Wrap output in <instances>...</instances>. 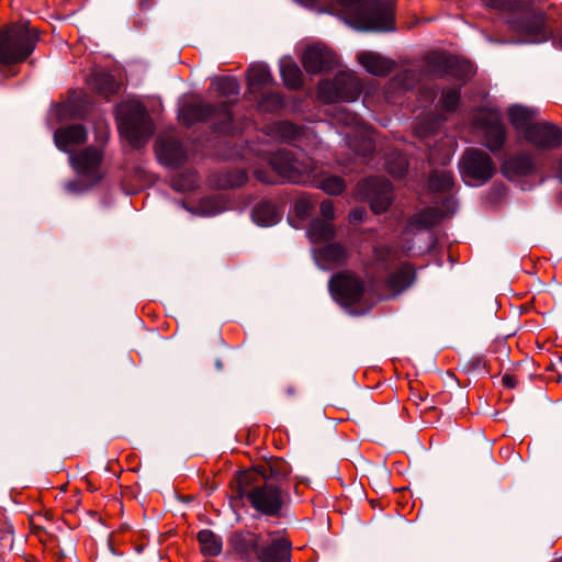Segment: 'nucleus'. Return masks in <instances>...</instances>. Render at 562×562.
Instances as JSON below:
<instances>
[{"label":"nucleus","mask_w":562,"mask_h":562,"mask_svg":"<svg viewBox=\"0 0 562 562\" xmlns=\"http://www.w3.org/2000/svg\"><path fill=\"white\" fill-rule=\"evenodd\" d=\"M307 234L314 244L326 243L335 238L336 229L331 222L317 218L312 221Z\"/></svg>","instance_id":"cd10ccee"},{"label":"nucleus","mask_w":562,"mask_h":562,"mask_svg":"<svg viewBox=\"0 0 562 562\" xmlns=\"http://www.w3.org/2000/svg\"><path fill=\"white\" fill-rule=\"evenodd\" d=\"M273 133L282 140L291 142L300 136L301 130L292 123L279 122L274 124Z\"/></svg>","instance_id":"e433bc0d"},{"label":"nucleus","mask_w":562,"mask_h":562,"mask_svg":"<svg viewBox=\"0 0 562 562\" xmlns=\"http://www.w3.org/2000/svg\"><path fill=\"white\" fill-rule=\"evenodd\" d=\"M414 276L415 272L408 263L402 265L387 278L386 285L392 292L398 293L411 285Z\"/></svg>","instance_id":"bb28decb"},{"label":"nucleus","mask_w":562,"mask_h":562,"mask_svg":"<svg viewBox=\"0 0 562 562\" xmlns=\"http://www.w3.org/2000/svg\"><path fill=\"white\" fill-rule=\"evenodd\" d=\"M316 258L331 265H345L349 258L348 249L340 243H331L316 251Z\"/></svg>","instance_id":"b1692460"},{"label":"nucleus","mask_w":562,"mask_h":562,"mask_svg":"<svg viewBox=\"0 0 562 562\" xmlns=\"http://www.w3.org/2000/svg\"><path fill=\"white\" fill-rule=\"evenodd\" d=\"M156 154L161 164L170 167L181 165L186 159L182 145L173 138L160 139L156 147Z\"/></svg>","instance_id":"aec40b11"},{"label":"nucleus","mask_w":562,"mask_h":562,"mask_svg":"<svg viewBox=\"0 0 562 562\" xmlns=\"http://www.w3.org/2000/svg\"><path fill=\"white\" fill-rule=\"evenodd\" d=\"M363 145H364V148H363V150L360 154L363 155V156H367L370 151L373 150V147H374L372 138L371 137L364 138L363 139Z\"/></svg>","instance_id":"a18cd8bd"},{"label":"nucleus","mask_w":562,"mask_h":562,"mask_svg":"<svg viewBox=\"0 0 562 562\" xmlns=\"http://www.w3.org/2000/svg\"><path fill=\"white\" fill-rule=\"evenodd\" d=\"M92 86L105 98L117 93L121 88V85L111 74L103 71L94 74L92 78Z\"/></svg>","instance_id":"2f4dec72"},{"label":"nucleus","mask_w":562,"mask_h":562,"mask_svg":"<svg viewBox=\"0 0 562 562\" xmlns=\"http://www.w3.org/2000/svg\"><path fill=\"white\" fill-rule=\"evenodd\" d=\"M460 102L459 89H448L442 91L439 101L440 109L446 112H453L457 110Z\"/></svg>","instance_id":"4c0bfd02"},{"label":"nucleus","mask_w":562,"mask_h":562,"mask_svg":"<svg viewBox=\"0 0 562 562\" xmlns=\"http://www.w3.org/2000/svg\"><path fill=\"white\" fill-rule=\"evenodd\" d=\"M329 290L339 304L351 306L363 297L366 284L360 276L345 270L330 278Z\"/></svg>","instance_id":"1a4fd4ad"},{"label":"nucleus","mask_w":562,"mask_h":562,"mask_svg":"<svg viewBox=\"0 0 562 562\" xmlns=\"http://www.w3.org/2000/svg\"><path fill=\"white\" fill-rule=\"evenodd\" d=\"M67 188H68V190H70V191H75V190H76V183H75V182H69V183L67 184Z\"/></svg>","instance_id":"8fccbe9b"},{"label":"nucleus","mask_w":562,"mask_h":562,"mask_svg":"<svg viewBox=\"0 0 562 562\" xmlns=\"http://www.w3.org/2000/svg\"><path fill=\"white\" fill-rule=\"evenodd\" d=\"M252 218L261 226H270L279 221V213L274 204L260 202L252 210Z\"/></svg>","instance_id":"c756f323"},{"label":"nucleus","mask_w":562,"mask_h":562,"mask_svg":"<svg viewBox=\"0 0 562 562\" xmlns=\"http://www.w3.org/2000/svg\"><path fill=\"white\" fill-rule=\"evenodd\" d=\"M334 203L330 200H325L321 203V214L324 217V221L331 222L334 220Z\"/></svg>","instance_id":"79ce46f5"},{"label":"nucleus","mask_w":562,"mask_h":562,"mask_svg":"<svg viewBox=\"0 0 562 562\" xmlns=\"http://www.w3.org/2000/svg\"><path fill=\"white\" fill-rule=\"evenodd\" d=\"M247 176L244 171L237 172V179L231 183V186H241L246 182Z\"/></svg>","instance_id":"49530a36"},{"label":"nucleus","mask_w":562,"mask_h":562,"mask_svg":"<svg viewBox=\"0 0 562 562\" xmlns=\"http://www.w3.org/2000/svg\"><path fill=\"white\" fill-rule=\"evenodd\" d=\"M260 106L267 111H276L282 106V97L279 93H271L265 98Z\"/></svg>","instance_id":"ea45409f"},{"label":"nucleus","mask_w":562,"mask_h":562,"mask_svg":"<svg viewBox=\"0 0 562 562\" xmlns=\"http://www.w3.org/2000/svg\"><path fill=\"white\" fill-rule=\"evenodd\" d=\"M460 172L469 184H483L495 172L492 158L483 150L470 148L464 151L460 161Z\"/></svg>","instance_id":"6e6552de"},{"label":"nucleus","mask_w":562,"mask_h":562,"mask_svg":"<svg viewBox=\"0 0 562 562\" xmlns=\"http://www.w3.org/2000/svg\"><path fill=\"white\" fill-rule=\"evenodd\" d=\"M248 87L251 92L260 91L273 81L272 75L265 65H252L247 71Z\"/></svg>","instance_id":"a878e982"},{"label":"nucleus","mask_w":562,"mask_h":562,"mask_svg":"<svg viewBox=\"0 0 562 562\" xmlns=\"http://www.w3.org/2000/svg\"><path fill=\"white\" fill-rule=\"evenodd\" d=\"M274 171L285 181L303 183L313 171L312 161L307 157L299 159L288 151H278L270 161Z\"/></svg>","instance_id":"9d476101"},{"label":"nucleus","mask_w":562,"mask_h":562,"mask_svg":"<svg viewBox=\"0 0 562 562\" xmlns=\"http://www.w3.org/2000/svg\"><path fill=\"white\" fill-rule=\"evenodd\" d=\"M265 538L262 533L239 531L231 538V546L243 559L259 562Z\"/></svg>","instance_id":"dca6fc26"},{"label":"nucleus","mask_w":562,"mask_h":562,"mask_svg":"<svg viewBox=\"0 0 562 562\" xmlns=\"http://www.w3.org/2000/svg\"><path fill=\"white\" fill-rule=\"evenodd\" d=\"M366 216L364 209H355L350 212L349 217L351 222H360Z\"/></svg>","instance_id":"c03bdc74"},{"label":"nucleus","mask_w":562,"mask_h":562,"mask_svg":"<svg viewBox=\"0 0 562 562\" xmlns=\"http://www.w3.org/2000/svg\"><path fill=\"white\" fill-rule=\"evenodd\" d=\"M439 220V213L436 209H427L415 214L408 221V227L414 231H420L435 225Z\"/></svg>","instance_id":"473e14b6"},{"label":"nucleus","mask_w":562,"mask_h":562,"mask_svg":"<svg viewBox=\"0 0 562 562\" xmlns=\"http://www.w3.org/2000/svg\"><path fill=\"white\" fill-rule=\"evenodd\" d=\"M524 138L539 148H555L562 146V130L548 122H536Z\"/></svg>","instance_id":"2eb2a0df"},{"label":"nucleus","mask_w":562,"mask_h":562,"mask_svg":"<svg viewBox=\"0 0 562 562\" xmlns=\"http://www.w3.org/2000/svg\"><path fill=\"white\" fill-rule=\"evenodd\" d=\"M445 64H446L447 68L452 69V68H453V67H456L459 63H458V60H457L456 58H451V57H449V58H446V59H445Z\"/></svg>","instance_id":"09e8293b"},{"label":"nucleus","mask_w":562,"mask_h":562,"mask_svg":"<svg viewBox=\"0 0 562 562\" xmlns=\"http://www.w3.org/2000/svg\"><path fill=\"white\" fill-rule=\"evenodd\" d=\"M103 153L95 147H87L76 154H71L69 162L77 175L86 178L91 184L99 182L103 178L101 165Z\"/></svg>","instance_id":"4468645a"},{"label":"nucleus","mask_w":562,"mask_h":562,"mask_svg":"<svg viewBox=\"0 0 562 562\" xmlns=\"http://www.w3.org/2000/svg\"><path fill=\"white\" fill-rule=\"evenodd\" d=\"M252 476V472H243L238 475V496L246 497L250 505L262 515L271 517L278 516L285 505L286 493L280 485L268 481L248 490Z\"/></svg>","instance_id":"7ed1b4c3"},{"label":"nucleus","mask_w":562,"mask_h":562,"mask_svg":"<svg viewBox=\"0 0 562 562\" xmlns=\"http://www.w3.org/2000/svg\"><path fill=\"white\" fill-rule=\"evenodd\" d=\"M503 385L508 389H515L518 385V379L516 375L506 373L502 378Z\"/></svg>","instance_id":"37998d69"},{"label":"nucleus","mask_w":562,"mask_h":562,"mask_svg":"<svg viewBox=\"0 0 562 562\" xmlns=\"http://www.w3.org/2000/svg\"><path fill=\"white\" fill-rule=\"evenodd\" d=\"M553 562H562V558L554 560Z\"/></svg>","instance_id":"864d4df0"},{"label":"nucleus","mask_w":562,"mask_h":562,"mask_svg":"<svg viewBox=\"0 0 562 562\" xmlns=\"http://www.w3.org/2000/svg\"><path fill=\"white\" fill-rule=\"evenodd\" d=\"M557 46L562 49V36L558 40Z\"/></svg>","instance_id":"603ef678"},{"label":"nucleus","mask_w":562,"mask_h":562,"mask_svg":"<svg viewBox=\"0 0 562 562\" xmlns=\"http://www.w3.org/2000/svg\"><path fill=\"white\" fill-rule=\"evenodd\" d=\"M356 117L351 114H347V123L353 121Z\"/></svg>","instance_id":"3c124183"},{"label":"nucleus","mask_w":562,"mask_h":562,"mask_svg":"<svg viewBox=\"0 0 562 562\" xmlns=\"http://www.w3.org/2000/svg\"><path fill=\"white\" fill-rule=\"evenodd\" d=\"M475 126L482 132L483 145L495 153L503 148L506 131L498 112L483 109L475 115Z\"/></svg>","instance_id":"f8f14e48"},{"label":"nucleus","mask_w":562,"mask_h":562,"mask_svg":"<svg viewBox=\"0 0 562 562\" xmlns=\"http://www.w3.org/2000/svg\"><path fill=\"white\" fill-rule=\"evenodd\" d=\"M88 137L87 130L81 124H72L56 130L54 134V142L58 149L71 153L77 146L86 143Z\"/></svg>","instance_id":"6ab92c4d"},{"label":"nucleus","mask_w":562,"mask_h":562,"mask_svg":"<svg viewBox=\"0 0 562 562\" xmlns=\"http://www.w3.org/2000/svg\"><path fill=\"white\" fill-rule=\"evenodd\" d=\"M179 115L186 125H192L195 122L215 121L218 132H228L227 124L232 121L229 103L227 102H222L218 106L203 102L188 103L181 108Z\"/></svg>","instance_id":"0eeeda50"},{"label":"nucleus","mask_w":562,"mask_h":562,"mask_svg":"<svg viewBox=\"0 0 562 562\" xmlns=\"http://www.w3.org/2000/svg\"><path fill=\"white\" fill-rule=\"evenodd\" d=\"M291 542L276 533H267L259 562H290Z\"/></svg>","instance_id":"a211bd4d"},{"label":"nucleus","mask_w":562,"mask_h":562,"mask_svg":"<svg viewBox=\"0 0 562 562\" xmlns=\"http://www.w3.org/2000/svg\"><path fill=\"white\" fill-rule=\"evenodd\" d=\"M358 61L366 70L374 76H386L395 67V61L373 52L358 54Z\"/></svg>","instance_id":"412c9836"},{"label":"nucleus","mask_w":562,"mask_h":562,"mask_svg":"<svg viewBox=\"0 0 562 562\" xmlns=\"http://www.w3.org/2000/svg\"><path fill=\"white\" fill-rule=\"evenodd\" d=\"M312 204L306 199H299L294 204V211L301 218L307 217L311 213Z\"/></svg>","instance_id":"a19ab883"},{"label":"nucleus","mask_w":562,"mask_h":562,"mask_svg":"<svg viewBox=\"0 0 562 562\" xmlns=\"http://www.w3.org/2000/svg\"><path fill=\"white\" fill-rule=\"evenodd\" d=\"M319 188L328 194H339L345 190L346 183L338 176H329L323 179Z\"/></svg>","instance_id":"58836bf2"},{"label":"nucleus","mask_w":562,"mask_h":562,"mask_svg":"<svg viewBox=\"0 0 562 562\" xmlns=\"http://www.w3.org/2000/svg\"><path fill=\"white\" fill-rule=\"evenodd\" d=\"M350 11L351 24L364 31L386 32L394 29V7L389 1L336 0Z\"/></svg>","instance_id":"f03ea898"},{"label":"nucleus","mask_w":562,"mask_h":562,"mask_svg":"<svg viewBox=\"0 0 562 562\" xmlns=\"http://www.w3.org/2000/svg\"><path fill=\"white\" fill-rule=\"evenodd\" d=\"M361 92V85L353 72H339L333 80H323L317 88V97L325 103L351 102Z\"/></svg>","instance_id":"423d86ee"},{"label":"nucleus","mask_w":562,"mask_h":562,"mask_svg":"<svg viewBox=\"0 0 562 562\" xmlns=\"http://www.w3.org/2000/svg\"><path fill=\"white\" fill-rule=\"evenodd\" d=\"M212 87L222 97H236L239 94V83L234 77H220L212 82Z\"/></svg>","instance_id":"72a5a7b5"},{"label":"nucleus","mask_w":562,"mask_h":562,"mask_svg":"<svg viewBox=\"0 0 562 562\" xmlns=\"http://www.w3.org/2000/svg\"><path fill=\"white\" fill-rule=\"evenodd\" d=\"M274 171L285 181L303 183L313 171L312 161L307 157L299 159L288 151H278L270 161Z\"/></svg>","instance_id":"9b49d317"},{"label":"nucleus","mask_w":562,"mask_h":562,"mask_svg":"<svg viewBox=\"0 0 562 562\" xmlns=\"http://www.w3.org/2000/svg\"><path fill=\"white\" fill-rule=\"evenodd\" d=\"M482 2L492 9L519 13V16L509 23L522 43L546 42L552 35V31L546 25L544 15L540 12H531L519 0H482Z\"/></svg>","instance_id":"f257e3e1"},{"label":"nucleus","mask_w":562,"mask_h":562,"mask_svg":"<svg viewBox=\"0 0 562 562\" xmlns=\"http://www.w3.org/2000/svg\"><path fill=\"white\" fill-rule=\"evenodd\" d=\"M537 117V111L521 106V105H513L508 109V120L512 126L518 131L527 133V130L536 124L535 120Z\"/></svg>","instance_id":"5701e85b"},{"label":"nucleus","mask_w":562,"mask_h":562,"mask_svg":"<svg viewBox=\"0 0 562 562\" xmlns=\"http://www.w3.org/2000/svg\"><path fill=\"white\" fill-rule=\"evenodd\" d=\"M37 32L27 22H18L0 32V63L18 64L25 60L34 50Z\"/></svg>","instance_id":"20e7f679"},{"label":"nucleus","mask_w":562,"mask_h":562,"mask_svg":"<svg viewBox=\"0 0 562 562\" xmlns=\"http://www.w3.org/2000/svg\"><path fill=\"white\" fill-rule=\"evenodd\" d=\"M408 168V160L401 153H393L386 159V170L394 177H402Z\"/></svg>","instance_id":"c9c22d12"},{"label":"nucleus","mask_w":562,"mask_h":562,"mask_svg":"<svg viewBox=\"0 0 562 562\" xmlns=\"http://www.w3.org/2000/svg\"><path fill=\"white\" fill-rule=\"evenodd\" d=\"M358 195L370 202L375 214L385 212L393 201L391 183L381 178H369L358 183Z\"/></svg>","instance_id":"ddd939ff"},{"label":"nucleus","mask_w":562,"mask_h":562,"mask_svg":"<svg viewBox=\"0 0 562 562\" xmlns=\"http://www.w3.org/2000/svg\"><path fill=\"white\" fill-rule=\"evenodd\" d=\"M201 552L207 557H216L222 551V539L210 529H203L198 533Z\"/></svg>","instance_id":"c85d7f7f"},{"label":"nucleus","mask_w":562,"mask_h":562,"mask_svg":"<svg viewBox=\"0 0 562 562\" xmlns=\"http://www.w3.org/2000/svg\"><path fill=\"white\" fill-rule=\"evenodd\" d=\"M302 64L307 72L318 74L336 64V55L326 46L314 45L305 49Z\"/></svg>","instance_id":"f3484780"},{"label":"nucleus","mask_w":562,"mask_h":562,"mask_svg":"<svg viewBox=\"0 0 562 562\" xmlns=\"http://www.w3.org/2000/svg\"><path fill=\"white\" fill-rule=\"evenodd\" d=\"M255 177H256L259 181H261V182H263V183H272V182H273V180H272V179H270V178L266 177V176H265V173H263L262 171H260V170H256V171H255Z\"/></svg>","instance_id":"de8ad7c7"},{"label":"nucleus","mask_w":562,"mask_h":562,"mask_svg":"<svg viewBox=\"0 0 562 562\" xmlns=\"http://www.w3.org/2000/svg\"><path fill=\"white\" fill-rule=\"evenodd\" d=\"M281 76L284 85L290 89H299L303 83V75L299 66L291 59L281 63Z\"/></svg>","instance_id":"7c9ffc66"},{"label":"nucleus","mask_w":562,"mask_h":562,"mask_svg":"<svg viewBox=\"0 0 562 562\" xmlns=\"http://www.w3.org/2000/svg\"><path fill=\"white\" fill-rule=\"evenodd\" d=\"M503 172L507 178L529 175L533 170V162L530 156L518 155L507 159L503 167Z\"/></svg>","instance_id":"393cba45"},{"label":"nucleus","mask_w":562,"mask_h":562,"mask_svg":"<svg viewBox=\"0 0 562 562\" xmlns=\"http://www.w3.org/2000/svg\"><path fill=\"white\" fill-rule=\"evenodd\" d=\"M453 187V176L451 171H435L429 178V188L432 191L447 192Z\"/></svg>","instance_id":"f704fd0d"},{"label":"nucleus","mask_w":562,"mask_h":562,"mask_svg":"<svg viewBox=\"0 0 562 562\" xmlns=\"http://www.w3.org/2000/svg\"><path fill=\"white\" fill-rule=\"evenodd\" d=\"M117 120L121 134L134 147L142 146L153 133L149 115L145 106L137 101L122 104L119 109Z\"/></svg>","instance_id":"39448f33"},{"label":"nucleus","mask_w":562,"mask_h":562,"mask_svg":"<svg viewBox=\"0 0 562 562\" xmlns=\"http://www.w3.org/2000/svg\"><path fill=\"white\" fill-rule=\"evenodd\" d=\"M257 471L265 481L273 482L281 486L282 482L290 475L291 467L283 459L274 458L267 465H260Z\"/></svg>","instance_id":"4be33fe9"}]
</instances>
